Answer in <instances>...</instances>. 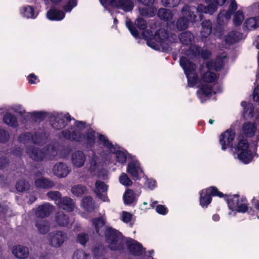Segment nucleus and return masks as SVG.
Here are the masks:
<instances>
[{"label":"nucleus","mask_w":259,"mask_h":259,"mask_svg":"<svg viewBox=\"0 0 259 259\" xmlns=\"http://www.w3.org/2000/svg\"><path fill=\"white\" fill-rule=\"evenodd\" d=\"M226 55L223 54L218 57L214 63L208 61L206 64H203L200 68L201 80L199 84V90L197 92L198 98L201 102L206 100V98L212 94L219 93L221 91V87L218 83L213 82L217 78V76L212 71L220 70L226 62Z\"/></svg>","instance_id":"f257e3e1"},{"label":"nucleus","mask_w":259,"mask_h":259,"mask_svg":"<svg viewBox=\"0 0 259 259\" xmlns=\"http://www.w3.org/2000/svg\"><path fill=\"white\" fill-rule=\"evenodd\" d=\"M180 39L183 45L187 46L188 48L186 49L185 54L187 57L181 58L180 65L187 76L189 85L192 87L197 84L198 77L195 72V65L191 62L188 58L192 59L199 56L200 50L197 46L192 45L194 36L189 31L182 33L180 35ZM183 50H185V49Z\"/></svg>","instance_id":"f03ea898"},{"label":"nucleus","mask_w":259,"mask_h":259,"mask_svg":"<svg viewBox=\"0 0 259 259\" xmlns=\"http://www.w3.org/2000/svg\"><path fill=\"white\" fill-rule=\"evenodd\" d=\"M84 133V124L81 122H78L76 123L74 129L63 132V134L66 139L82 142L89 146H92L94 144L96 137L95 132L90 130L86 133L85 135H83Z\"/></svg>","instance_id":"7ed1b4c3"},{"label":"nucleus","mask_w":259,"mask_h":259,"mask_svg":"<svg viewBox=\"0 0 259 259\" xmlns=\"http://www.w3.org/2000/svg\"><path fill=\"white\" fill-rule=\"evenodd\" d=\"M144 38L147 40V44L151 48L160 51L166 48V41L171 40L167 36V34L163 30H158L154 36H152L151 30H147L142 33Z\"/></svg>","instance_id":"20e7f679"},{"label":"nucleus","mask_w":259,"mask_h":259,"mask_svg":"<svg viewBox=\"0 0 259 259\" xmlns=\"http://www.w3.org/2000/svg\"><path fill=\"white\" fill-rule=\"evenodd\" d=\"M237 141V144L235 145L234 148L238 159L243 163H249L252 160L253 154L247 141L241 136L238 137Z\"/></svg>","instance_id":"39448f33"},{"label":"nucleus","mask_w":259,"mask_h":259,"mask_svg":"<svg viewBox=\"0 0 259 259\" xmlns=\"http://www.w3.org/2000/svg\"><path fill=\"white\" fill-rule=\"evenodd\" d=\"M228 207L231 212L229 214L231 215L232 212L245 213L248 210V202L245 197L237 194L230 195L226 197Z\"/></svg>","instance_id":"423d86ee"},{"label":"nucleus","mask_w":259,"mask_h":259,"mask_svg":"<svg viewBox=\"0 0 259 259\" xmlns=\"http://www.w3.org/2000/svg\"><path fill=\"white\" fill-rule=\"evenodd\" d=\"M98 140L99 144L102 145L104 148L110 153L115 155L116 161L118 163L121 164L125 163L127 159L126 154L125 152L118 150L117 148L112 145L104 135H99L98 136Z\"/></svg>","instance_id":"0eeeda50"},{"label":"nucleus","mask_w":259,"mask_h":259,"mask_svg":"<svg viewBox=\"0 0 259 259\" xmlns=\"http://www.w3.org/2000/svg\"><path fill=\"white\" fill-rule=\"evenodd\" d=\"M211 196H217L219 197H222L224 196V195L214 187H211L202 190L200 192V205L202 207H207L208 205L210 204L211 201Z\"/></svg>","instance_id":"6e6552de"},{"label":"nucleus","mask_w":259,"mask_h":259,"mask_svg":"<svg viewBox=\"0 0 259 259\" xmlns=\"http://www.w3.org/2000/svg\"><path fill=\"white\" fill-rule=\"evenodd\" d=\"M105 234L110 248L113 250L119 248L120 233L116 230L107 227Z\"/></svg>","instance_id":"1a4fd4ad"},{"label":"nucleus","mask_w":259,"mask_h":259,"mask_svg":"<svg viewBox=\"0 0 259 259\" xmlns=\"http://www.w3.org/2000/svg\"><path fill=\"white\" fill-rule=\"evenodd\" d=\"M255 120L256 123L258 125V130L253 123L246 122L242 125V132L246 136L252 137L253 141L258 142L259 141V112L257 114Z\"/></svg>","instance_id":"9d476101"},{"label":"nucleus","mask_w":259,"mask_h":259,"mask_svg":"<svg viewBox=\"0 0 259 259\" xmlns=\"http://www.w3.org/2000/svg\"><path fill=\"white\" fill-rule=\"evenodd\" d=\"M235 137V132L231 129L226 130L220 135L219 143L223 150L225 151L228 148L233 147Z\"/></svg>","instance_id":"9b49d317"},{"label":"nucleus","mask_w":259,"mask_h":259,"mask_svg":"<svg viewBox=\"0 0 259 259\" xmlns=\"http://www.w3.org/2000/svg\"><path fill=\"white\" fill-rule=\"evenodd\" d=\"M126 172L131 175L134 180H140L143 175V171L139 161L135 159L128 163Z\"/></svg>","instance_id":"f8f14e48"},{"label":"nucleus","mask_w":259,"mask_h":259,"mask_svg":"<svg viewBox=\"0 0 259 259\" xmlns=\"http://www.w3.org/2000/svg\"><path fill=\"white\" fill-rule=\"evenodd\" d=\"M237 9V5L235 0H231L229 10H222L218 15L217 18L218 23L223 26L227 24L231 18L232 12Z\"/></svg>","instance_id":"ddd939ff"},{"label":"nucleus","mask_w":259,"mask_h":259,"mask_svg":"<svg viewBox=\"0 0 259 259\" xmlns=\"http://www.w3.org/2000/svg\"><path fill=\"white\" fill-rule=\"evenodd\" d=\"M49 244L54 247L61 246L67 240V236L62 231H55L50 233L48 235Z\"/></svg>","instance_id":"4468645a"},{"label":"nucleus","mask_w":259,"mask_h":259,"mask_svg":"<svg viewBox=\"0 0 259 259\" xmlns=\"http://www.w3.org/2000/svg\"><path fill=\"white\" fill-rule=\"evenodd\" d=\"M89 170L103 180H105L108 179V171L100 168V164L97 161V158L95 156L93 157L90 161Z\"/></svg>","instance_id":"2eb2a0df"},{"label":"nucleus","mask_w":259,"mask_h":259,"mask_svg":"<svg viewBox=\"0 0 259 259\" xmlns=\"http://www.w3.org/2000/svg\"><path fill=\"white\" fill-rule=\"evenodd\" d=\"M46 4L51 2L56 6L62 8L65 12H70L77 5L76 0H44Z\"/></svg>","instance_id":"dca6fc26"},{"label":"nucleus","mask_w":259,"mask_h":259,"mask_svg":"<svg viewBox=\"0 0 259 259\" xmlns=\"http://www.w3.org/2000/svg\"><path fill=\"white\" fill-rule=\"evenodd\" d=\"M108 189V186L104 182L99 180L96 181L95 192L98 197L104 202H108L109 200L107 195Z\"/></svg>","instance_id":"f3484780"},{"label":"nucleus","mask_w":259,"mask_h":259,"mask_svg":"<svg viewBox=\"0 0 259 259\" xmlns=\"http://www.w3.org/2000/svg\"><path fill=\"white\" fill-rule=\"evenodd\" d=\"M11 251L13 254L19 259H25L28 257L29 254L28 248L20 244L14 245Z\"/></svg>","instance_id":"a211bd4d"},{"label":"nucleus","mask_w":259,"mask_h":259,"mask_svg":"<svg viewBox=\"0 0 259 259\" xmlns=\"http://www.w3.org/2000/svg\"><path fill=\"white\" fill-rule=\"evenodd\" d=\"M70 169L67 165L63 163L56 164L53 168V174L58 178L66 177L70 172Z\"/></svg>","instance_id":"6ab92c4d"},{"label":"nucleus","mask_w":259,"mask_h":259,"mask_svg":"<svg viewBox=\"0 0 259 259\" xmlns=\"http://www.w3.org/2000/svg\"><path fill=\"white\" fill-rule=\"evenodd\" d=\"M109 5L121 9L125 12L131 11L134 8V3L132 0H118L117 1L113 0L112 3L108 4V6Z\"/></svg>","instance_id":"aec40b11"},{"label":"nucleus","mask_w":259,"mask_h":259,"mask_svg":"<svg viewBox=\"0 0 259 259\" xmlns=\"http://www.w3.org/2000/svg\"><path fill=\"white\" fill-rule=\"evenodd\" d=\"M65 13L57 8H52L47 13V18L52 21H61L65 17Z\"/></svg>","instance_id":"412c9836"},{"label":"nucleus","mask_w":259,"mask_h":259,"mask_svg":"<svg viewBox=\"0 0 259 259\" xmlns=\"http://www.w3.org/2000/svg\"><path fill=\"white\" fill-rule=\"evenodd\" d=\"M56 204L63 209L68 211H73L74 208L73 201L67 197L62 198L61 199L59 200L58 202H56Z\"/></svg>","instance_id":"4be33fe9"},{"label":"nucleus","mask_w":259,"mask_h":259,"mask_svg":"<svg viewBox=\"0 0 259 259\" xmlns=\"http://www.w3.org/2000/svg\"><path fill=\"white\" fill-rule=\"evenodd\" d=\"M72 162L76 167L82 166L85 161V156L84 153L80 151H76L72 155Z\"/></svg>","instance_id":"5701e85b"},{"label":"nucleus","mask_w":259,"mask_h":259,"mask_svg":"<svg viewBox=\"0 0 259 259\" xmlns=\"http://www.w3.org/2000/svg\"><path fill=\"white\" fill-rule=\"evenodd\" d=\"M20 12L22 17L27 19H35L37 15L33 8L28 5L22 7Z\"/></svg>","instance_id":"b1692460"},{"label":"nucleus","mask_w":259,"mask_h":259,"mask_svg":"<svg viewBox=\"0 0 259 259\" xmlns=\"http://www.w3.org/2000/svg\"><path fill=\"white\" fill-rule=\"evenodd\" d=\"M127 245L131 252L135 255H140L144 249L142 245L137 241L130 239L127 241Z\"/></svg>","instance_id":"393cba45"},{"label":"nucleus","mask_w":259,"mask_h":259,"mask_svg":"<svg viewBox=\"0 0 259 259\" xmlns=\"http://www.w3.org/2000/svg\"><path fill=\"white\" fill-rule=\"evenodd\" d=\"M53 207L49 204H45L39 206L35 212L36 215L38 218L48 216L52 211Z\"/></svg>","instance_id":"a878e982"},{"label":"nucleus","mask_w":259,"mask_h":259,"mask_svg":"<svg viewBox=\"0 0 259 259\" xmlns=\"http://www.w3.org/2000/svg\"><path fill=\"white\" fill-rule=\"evenodd\" d=\"M73 219H69L62 212H59L56 216V222L59 226H68L73 223Z\"/></svg>","instance_id":"bb28decb"},{"label":"nucleus","mask_w":259,"mask_h":259,"mask_svg":"<svg viewBox=\"0 0 259 259\" xmlns=\"http://www.w3.org/2000/svg\"><path fill=\"white\" fill-rule=\"evenodd\" d=\"M212 24L209 20L204 21L202 23V28L200 31V35L202 38L207 37L211 33Z\"/></svg>","instance_id":"cd10ccee"},{"label":"nucleus","mask_w":259,"mask_h":259,"mask_svg":"<svg viewBox=\"0 0 259 259\" xmlns=\"http://www.w3.org/2000/svg\"><path fill=\"white\" fill-rule=\"evenodd\" d=\"M242 34L239 32L232 31L225 36L224 40L227 43H234L242 39Z\"/></svg>","instance_id":"c85d7f7f"},{"label":"nucleus","mask_w":259,"mask_h":259,"mask_svg":"<svg viewBox=\"0 0 259 259\" xmlns=\"http://www.w3.org/2000/svg\"><path fill=\"white\" fill-rule=\"evenodd\" d=\"M106 219L104 217H101L99 218L93 220L92 222L94 225L96 230L98 233L100 234V232L104 230V225L105 224Z\"/></svg>","instance_id":"c756f323"},{"label":"nucleus","mask_w":259,"mask_h":259,"mask_svg":"<svg viewBox=\"0 0 259 259\" xmlns=\"http://www.w3.org/2000/svg\"><path fill=\"white\" fill-rule=\"evenodd\" d=\"M27 152L32 159L37 161L42 160L46 155L41 151L34 148L32 149H28Z\"/></svg>","instance_id":"7c9ffc66"},{"label":"nucleus","mask_w":259,"mask_h":259,"mask_svg":"<svg viewBox=\"0 0 259 259\" xmlns=\"http://www.w3.org/2000/svg\"><path fill=\"white\" fill-rule=\"evenodd\" d=\"M245 25L248 29H254L259 26V16L248 18L245 21Z\"/></svg>","instance_id":"2f4dec72"},{"label":"nucleus","mask_w":259,"mask_h":259,"mask_svg":"<svg viewBox=\"0 0 259 259\" xmlns=\"http://www.w3.org/2000/svg\"><path fill=\"white\" fill-rule=\"evenodd\" d=\"M124 202L126 205L131 204L133 203L136 199L134 192L131 190L127 189L123 195Z\"/></svg>","instance_id":"473e14b6"},{"label":"nucleus","mask_w":259,"mask_h":259,"mask_svg":"<svg viewBox=\"0 0 259 259\" xmlns=\"http://www.w3.org/2000/svg\"><path fill=\"white\" fill-rule=\"evenodd\" d=\"M241 106L244 109L243 116L245 118H250L252 117L253 107L251 103L245 102H241Z\"/></svg>","instance_id":"72a5a7b5"},{"label":"nucleus","mask_w":259,"mask_h":259,"mask_svg":"<svg viewBox=\"0 0 259 259\" xmlns=\"http://www.w3.org/2000/svg\"><path fill=\"white\" fill-rule=\"evenodd\" d=\"M81 206L88 211H91L95 207L94 203L90 197H86L82 199Z\"/></svg>","instance_id":"f704fd0d"},{"label":"nucleus","mask_w":259,"mask_h":259,"mask_svg":"<svg viewBox=\"0 0 259 259\" xmlns=\"http://www.w3.org/2000/svg\"><path fill=\"white\" fill-rule=\"evenodd\" d=\"M158 17L162 20L169 21L171 19L172 15L170 10L165 9H160L158 12Z\"/></svg>","instance_id":"c9c22d12"},{"label":"nucleus","mask_w":259,"mask_h":259,"mask_svg":"<svg viewBox=\"0 0 259 259\" xmlns=\"http://www.w3.org/2000/svg\"><path fill=\"white\" fill-rule=\"evenodd\" d=\"M35 185L38 188H48L52 187L54 184L47 179L39 178L35 181Z\"/></svg>","instance_id":"e433bc0d"},{"label":"nucleus","mask_w":259,"mask_h":259,"mask_svg":"<svg viewBox=\"0 0 259 259\" xmlns=\"http://www.w3.org/2000/svg\"><path fill=\"white\" fill-rule=\"evenodd\" d=\"M4 121L6 124L12 127H15L18 124L16 117L10 113H7L5 115Z\"/></svg>","instance_id":"4c0bfd02"},{"label":"nucleus","mask_w":259,"mask_h":259,"mask_svg":"<svg viewBox=\"0 0 259 259\" xmlns=\"http://www.w3.org/2000/svg\"><path fill=\"white\" fill-rule=\"evenodd\" d=\"M156 11V9L154 7L151 6L143 9H139V13L140 15L143 16L152 17L155 15Z\"/></svg>","instance_id":"58836bf2"},{"label":"nucleus","mask_w":259,"mask_h":259,"mask_svg":"<svg viewBox=\"0 0 259 259\" xmlns=\"http://www.w3.org/2000/svg\"><path fill=\"white\" fill-rule=\"evenodd\" d=\"M39 232L41 234H45L49 230L50 226L48 222L41 220L38 221L36 224Z\"/></svg>","instance_id":"ea45409f"},{"label":"nucleus","mask_w":259,"mask_h":259,"mask_svg":"<svg viewBox=\"0 0 259 259\" xmlns=\"http://www.w3.org/2000/svg\"><path fill=\"white\" fill-rule=\"evenodd\" d=\"M244 19L243 13L241 10H238L234 13L233 21L235 25H240Z\"/></svg>","instance_id":"a19ab883"},{"label":"nucleus","mask_w":259,"mask_h":259,"mask_svg":"<svg viewBox=\"0 0 259 259\" xmlns=\"http://www.w3.org/2000/svg\"><path fill=\"white\" fill-rule=\"evenodd\" d=\"M87 191L85 187L81 185H77L71 188L72 193L76 196H80Z\"/></svg>","instance_id":"79ce46f5"},{"label":"nucleus","mask_w":259,"mask_h":259,"mask_svg":"<svg viewBox=\"0 0 259 259\" xmlns=\"http://www.w3.org/2000/svg\"><path fill=\"white\" fill-rule=\"evenodd\" d=\"M119 182L121 185L125 187L131 186L133 184L132 181L125 172L121 174L119 177Z\"/></svg>","instance_id":"37998d69"},{"label":"nucleus","mask_w":259,"mask_h":259,"mask_svg":"<svg viewBox=\"0 0 259 259\" xmlns=\"http://www.w3.org/2000/svg\"><path fill=\"white\" fill-rule=\"evenodd\" d=\"M72 259H91L89 254L82 250H77L74 251Z\"/></svg>","instance_id":"c03bdc74"},{"label":"nucleus","mask_w":259,"mask_h":259,"mask_svg":"<svg viewBox=\"0 0 259 259\" xmlns=\"http://www.w3.org/2000/svg\"><path fill=\"white\" fill-rule=\"evenodd\" d=\"M30 138H31V141L34 143L39 144L40 143V141H38V140L41 139V137L40 136L37 137L36 136L35 137H31L30 134H25L21 135L20 137V140L21 141H24L26 140H30Z\"/></svg>","instance_id":"a18cd8bd"},{"label":"nucleus","mask_w":259,"mask_h":259,"mask_svg":"<svg viewBox=\"0 0 259 259\" xmlns=\"http://www.w3.org/2000/svg\"><path fill=\"white\" fill-rule=\"evenodd\" d=\"M257 59L258 63V68L257 69V72L256 74V78L257 80H259V52L258 53L257 55ZM253 99L254 101L257 102L259 101V86H256L253 91ZM259 112V111L257 112V113Z\"/></svg>","instance_id":"49530a36"},{"label":"nucleus","mask_w":259,"mask_h":259,"mask_svg":"<svg viewBox=\"0 0 259 259\" xmlns=\"http://www.w3.org/2000/svg\"><path fill=\"white\" fill-rule=\"evenodd\" d=\"M120 219L123 222L128 223L133 220V215L128 212L123 211L120 213Z\"/></svg>","instance_id":"de8ad7c7"},{"label":"nucleus","mask_w":259,"mask_h":259,"mask_svg":"<svg viewBox=\"0 0 259 259\" xmlns=\"http://www.w3.org/2000/svg\"><path fill=\"white\" fill-rule=\"evenodd\" d=\"M126 26L128 28L131 34L135 37H138L139 32L137 29L133 26V24L130 20H127L126 21Z\"/></svg>","instance_id":"09e8293b"},{"label":"nucleus","mask_w":259,"mask_h":259,"mask_svg":"<svg viewBox=\"0 0 259 259\" xmlns=\"http://www.w3.org/2000/svg\"><path fill=\"white\" fill-rule=\"evenodd\" d=\"M16 187L18 191L22 192L28 188L29 185L25 181L20 180L17 183Z\"/></svg>","instance_id":"8fccbe9b"},{"label":"nucleus","mask_w":259,"mask_h":259,"mask_svg":"<svg viewBox=\"0 0 259 259\" xmlns=\"http://www.w3.org/2000/svg\"><path fill=\"white\" fill-rule=\"evenodd\" d=\"M52 126L56 129H60L64 126V120L59 117L55 118V121L52 123Z\"/></svg>","instance_id":"3c124183"},{"label":"nucleus","mask_w":259,"mask_h":259,"mask_svg":"<svg viewBox=\"0 0 259 259\" xmlns=\"http://www.w3.org/2000/svg\"><path fill=\"white\" fill-rule=\"evenodd\" d=\"M135 25L142 30H144L147 27V23L145 20L141 18H138L135 21Z\"/></svg>","instance_id":"603ef678"},{"label":"nucleus","mask_w":259,"mask_h":259,"mask_svg":"<svg viewBox=\"0 0 259 259\" xmlns=\"http://www.w3.org/2000/svg\"><path fill=\"white\" fill-rule=\"evenodd\" d=\"M89 240L88 236L84 233L79 234L77 235V241L82 245H84Z\"/></svg>","instance_id":"864d4df0"},{"label":"nucleus","mask_w":259,"mask_h":259,"mask_svg":"<svg viewBox=\"0 0 259 259\" xmlns=\"http://www.w3.org/2000/svg\"><path fill=\"white\" fill-rule=\"evenodd\" d=\"M48 196L49 198L55 201V203L58 202L59 200L62 199L60 197V194L58 192H50L48 193Z\"/></svg>","instance_id":"5fc2aeb1"},{"label":"nucleus","mask_w":259,"mask_h":259,"mask_svg":"<svg viewBox=\"0 0 259 259\" xmlns=\"http://www.w3.org/2000/svg\"><path fill=\"white\" fill-rule=\"evenodd\" d=\"M167 0H161V3L163 6L169 7H174L178 5L180 0H174L172 2H167Z\"/></svg>","instance_id":"6e6d98bb"},{"label":"nucleus","mask_w":259,"mask_h":259,"mask_svg":"<svg viewBox=\"0 0 259 259\" xmlns=\"http://www.w3.org/2000/svg\"><path fill=\"white\" fill-rule=\"evenodd\" d=\"M8 138V134L5 131L0 129V142H5L7 141Z\"/></svg>","instance_id":"4d7b16f0"},{"label":"nucleus","mask_w":259,"mask_h":259,"mask_svg":"<svg viewBox=\"0 0 259 259\" xmlns=\"http://www.w3.org/2000/svg\"><path fill=\"white\" fill-rule=\"evenodd\" d=\"M156 211L159 214L164 215L167 212V208L163 205H158L156 208Z\"/></svg>","instance_id":"13d9d810"},{"label":"nucleus","mask_w":259,"mask_h":259,"mask_svg":"<svg viewBox=\"0 0 259 259\" xmlns=\"http://www.w3.org/2000/svg\"><path fill=\"white\" fill-rule=\"evenodd\" d=\"M248 9L253 14L259 13V2L253 4Z\"/></svg>","instance_id":"bf43d9fd"},{"label":"nucleus","mask_w":259,"mask_h":259,"mask_svg":"<svg viewBox=\"0 0 259 259\" xmlns=\"http://www.w3.org/2000/svg\"><path fill=\"white\" fill-rule=\"evenodd\" d=\"M145 185L148 188L153 190L156 187V182L153 179H147Z\"/></svg>","instance_id":"052dcab7"},{"label":"nucleus","mask_w":259,"mask_h":259,"mask_svg":"<svg viewBox=\"0 0 259 259\" xmlns=\"http://www.w3.org/2000/svg\"><path fill=\"white\" fill-rule=\"evenodd\" d=\"M28 81L31 84H35L37 82V78L34 74H30L28 78Z\"/></svg>","instance_id":"680f3d73"},{"label":"nucleus","mask_w":259,"mask_h":259,"mask_svg":"<svg viewBox=\"0 0 259 259\" xmlns=\"http://www.w3.org/2000/svg\"><path fill=\"white\" fill-rule=\"evenodd\" d=\"M56 154V152L54 148L52 146H50L47 149V153L46 154L50 155V156H54Z\"/></svg>","instance_id":"e2e57ef3"},{"label":"nucleus","mask_w":259,"mask_h":259,"mask_svg":"<svg viewBox=\"0 0 259 259\" xmlns=\"http://www.w3.org/2000/svg\"><path fill=\"white\" fill-rule=\"evenodd\" d=\"M138 2L141 3L142 4L147 6H151L154 3V0H137Z\"/></svg>","instance_id":"0e129e2a"},{"label":"nucleus","mask_w":259,"mask_h":259,"mask_svg":"<svg viewBox=\"0 0 259 259\" xmlns=\"http://www.w3.org/2000/svg\"><path fill=\"white\" fill-rule=\"evenodd\" d=\"M201 56L203 58L206 59L210 56V52L207 50L204 51L202 52Z\"/></svg>","instance_id":"69168bd1"},{"label":"nucleus","mask_w":259,"mask_h":259,"mask_svg":"<svg viewBox=\"0 0 259 259\" xmlns=\"http://www.w3.org/2000/svg\"><path fill=\"white\" fill-rule=\"evenodd\" d=\"M113 0H100L101 4L105 7L108 6V3H112Z\"/></svg>","instance_id":"338daca9"},{"label":"nucleus","mask_w":259,"mask_h":259,"mask_svg":"<svg viewBox=\"0 0 259 259\" xmlns=\"http://www.w3.org/2000/svg\"><path fill=\"white\" fill-rule=\"evenodd\" d=\"M254 45L255 46L256 49H259V36H258L256 38V39L254 42Z\"/></svg>","instance_id":"774afa93"}]
</instances>
